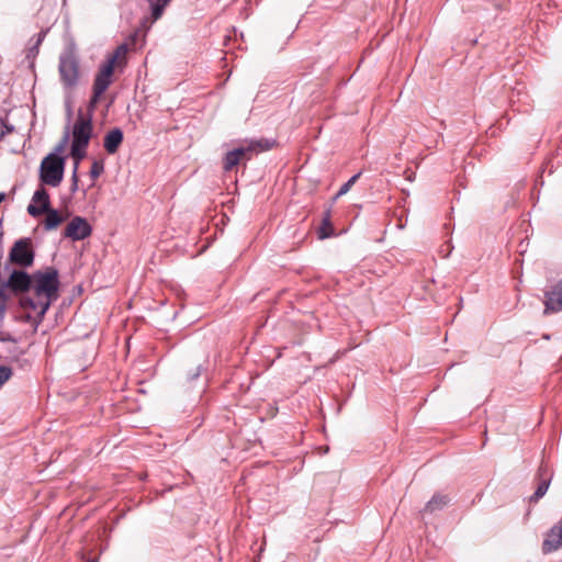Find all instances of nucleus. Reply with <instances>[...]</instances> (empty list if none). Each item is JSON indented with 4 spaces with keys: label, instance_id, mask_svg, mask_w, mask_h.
I'll return each instance as SVG.
<instances>
[{
    "label": "nucleus",
    "instance_id": "nucleus-1",
    "mask_svg": "<svg viewBox=\"0 0 562 562\" xmlns=\"http://www.w3.org/2000/svg\"><path fill=\"white\" fill-rule=\"evenodd\" d=\"M59 276L57 269L47 267L33 273V296H23L21 306L37 315H44L52 302L58 297Z\"/></svg>",
    "mask_w": 562,
    "mask_h": 562
},
{
    "label": "nucleus",
    "instance_id": "nucleus-2",
    "mask_svg": "<svg viewBox=\"0 0 562 562\" xmlns=\"http://www.w3.org/2000/svg\"><path fill=\"white\" fill-rule=\"evenodd\" d=\"M92 132V115H85L80 110L71 130L72 142L70 154L74 160H76V168H78L80 160H82L87 155V147L91 139Z\"/></svg>",
    "mask_w": 562,
    "mask_h": 562
},
{
    "label": "nucleus",
    "instance_id": "nucleus-3",
    "mask_svg": "<svg viewBox=\"0 0 562 562\" xmlns=\"http://www.w3.org/2000/svg\"><path fill=\"white\" fill-rule=\"evenodd\" d=\"M65 170V157L48 154L40 166V180L43 184L58 187L63 181Z\"/></svg>",
    "mask_w": 562,
    "mask_h": 562
},
{
    "label": "nucleus",
    "instance_id": "nucleus-4",
    "mask_svg": "<svg viewBox=\"0 0 562 562\" xmlns=\"http://www.w3.org/2000/svg\"><path fill=\"white\" fill-rule=\"evenodd\" d=\"M58 72L65 88L77 86L79 80V60L74 49L68 48L59 56Z\"/></svg>",
    "mask_w": 562,
    "mask_h": 562
},
{
    "label": "nucleus",
    "instance_id": "nucleus-5",
    "mask_svg": "<svg viewBox=\"0 0 562 562\" xmlns=\"http://www.w3.org/2000/svg\"><path fill=\"white\" fill-rule=\"evenodd\" d=\"M34 257L32 240L27 237L15 240L9 251V262L22 268L32 266Z\"/></svg>",
    "mask_w": 562,
    "mask_h": 562
},
{
    "label": "nucleus",
    "instance_id": "nucleus-6",
    "mask_svg": "<svg viewBox=\"0 0 562 562\" xmlns=\"http://www.w3.org/2000/svg\"><path fill=\"white\" fill-rule=\"evenodd\" d=\"M92 234V227L85 217L75 216L67 224L64 231V237L71 240H82Z\"/></svg>",
    "mask_w": 562,
    "mask_h": 562
},
{
    "label": "nucleus",
    "instance_id": "nucleus-7",
    "mask_svg": "<svg viewBox=\"0 0 562 562\" xmlns=\"http://www.w3.org/2000/svg\"><path fill=\"white\" fill-rule=\"evenodd\" d=\"M33 274H29L24 270H12L5 285L14 293H25L32 289Z\"/></svg>",
    "mask_w": 562,
    "mask_h": 562
},
{
    "label": "nucleus",
    "instance_id": "nucleus-8",
    "mask_svg": "<svg viewBox=\"0 0 562 562\" xmlns=\"http://www.w3.org/2000/svg\"><path fill=\"white\" fill-rule=\"evenodd\" d=\"M50 207V199L46 189L41 186L34 192L32 202L27 205V213L33 217H38Z\"/></svg>",
    "mask_w": 562,
    "mask_h": 562
},
{
    "label": "nucleus",
    "instance_id": "nucleus-9",
    "mask_svg": "<svg viewBox=\"0 0 562 562\" xmlns=\"http://www.w3.org/2000/svg\"><path fill=\"white\" fill-rule=\"evenodd\" d=\"M544 296V315L562 311V279Z\"/></svg>",
    "mask_w": 562,
    "mask_h": 562
},
{
    "label": "nucleus",
    "instance_id": "nucleus-10",
    "mask_svg": "<svg viewBox=\"0 0 562 562\" xmlns=\"http://www.w3.org/2000/svg\"><path fill=\"white\" fill-rule=\"evenodd\" d=\"M562 548V517L548 531L542 542V552L548 554Z\"/></svg>",
    "mask_w": 562,
    "mask_h": 562
},
{
    "label": "nucleus",
    "instance_id": "nucleus-11",
    "mask_svg": "<svg viewBox=\"0 0 562 562\" xmlns=\"http://www.w3.org/2000/svg\"><path fill=\"white\" fill-rule=\"evenodd\" d=\"M552 473L549 467L546 463H541L538 469V485L535 493L530 496L531 503H537L541 497H543L549 488L551 482Z\"/></svg>",
    "mask_w": 562,
    "mask_h": 562
},
{
    "label": "nucleus",
    "instance_id": "nucleus-12",
    "mask_svg": "<svg viewBox=\"0 0 562 562\" xmlns=\"http://www.w3.org/2000/svg\"><path fill=\"white\" fill-rule=\"evenodd\" d=\"M114 69L111 64H102L98 74L95 75L92 90L95 94H103L112 82V75Z\"/></svg>",
    "mask_w": 562,
    "mask_h": 562
},
{
    "label": "nucleus",
    "instance_id": "nucleus-13",
    "mask_svg": "<svg viewBox=\"0 0 562 562\" xmlns=\"http://www.w3.org/2000/svg\"><path fill=\"white\" fill-rule=\"evenodd\" d=\"M451 498L447 494L435 493L432 497L425 504L424 508L419 512L422 516L432 515L442 510L449 505Z\"/></svg>",
    "mask_w": 562,
    "mask_h": 562
},
{
    "label": "nucleus",
    "instance_id": "nucleus-14",
    "mask_svg": "<svg viewBox=\"0 0 562 562\" xmlns=\"http://www.w3.org/2000/svg\"><path fill=\"white\" fill-rule=\"evenodd\" d=\"M124 140V134L121 128L110 130L103 138V147L109 155L115 154Z\"/></svg>",
    "mask_w": 562,
    "mask_h": 562
},
{
    "label": "nucleus",
    "instance_id": "nucleus-15",
    "mask_svg": "<svg viewBox=\"0 0 562 562\" xmlns=\"http://www.w3.org/2000/svg\"><path fill=\"white\" fill-rule=\"evenodd\" d=\"M249 159L250 155L247 154L245 147L235 148L225 154L223 158V169L224 171H231L240 161Z\"/></svg>",
    "mask_w": 562,
    "mask_h": 562
},
{
    "label": "nucleus",
    "instance_id": "nucleus-16",
    "mask_svg": "<svg viewBox=\"0 0 562 562\" xmlns=\"http://www.w3.org/2000/svg\"><path fill=\"white\" fill-rule=\"evenodd\" d=\"M276 144L277 142L270 138L252 139L247 146H245V149L251 158L252 154L270 150L276 146Z\"/></svg>",
    "mask_w": 562,
    "mask_h": 562
},
{
    "label": "nucleus",
    "instance_id": "nucleus-17",
    "mask_svg": "<svg viewBox=\"0 0 562 562\" xmlns=\"http://www.w3.org/2000/svg\"><path fill=\"white\" fill-rule=\"evenodd\" d=\"M128 47L126 44L119 45L115 50L108 57L104 64H111L114 69L115 66L121 67L126 63V54Z\"/></svg>",
    "mask_w": 562,
    "mask_h": 562
},
{
    "label": "nucleus",
    "instance_id": "nucleus-18",
    "mask_svg": "<svg viewBox=\"0 0 562 562\" xmlns=\"http://www.w3.org/2000/svg\"><path fill=\"white\" fill-rule=\"evenodd\" d=\"M149 5L151 22L160 19L165 12V9L169 5L172 0H146Z\"/></svg>",
    "mask_w": 562,
    "mask_h": 562
},
{
    "label": "nucleus",
    "instance_id": "nucleus-19",
    "mask_svg": "<svg viewBox=\"0 0 562 562\" xmlns=\"http://www.w3.org/2000/svg\"><path fill=\"white\" fill-rule=\"evenodd\" d=\"M44 214H46V218L44 221L45 231H53L64 222V217L55 209L48 207Z\"/></svg>",
    "mask_w": 562,
    "mask_h": 562
},
{
    "label": "nucleus",
    "instance_id": "nucleus-20",
    "mask_svg": "<svg viewBox=\"0 0 562 562\" xmlns=\"http://www.w3.org/2000/svg\"><path fill=\"white\" fill-rule=\"evenodd\" d=\"M330 217H331L330 209H328L324 213V216L322 218V225L319 226V229H318V238L319 239H325V238H328L334 235V227H333Z\"/></svg>",
    "mask_w": 562,
    "mask_h": 562
},
{
    "label": "nucleus",
    "instance_id": "nucleus-21",
    "mask_svg": "<svg viewBox=\"0 0 562 562\" xmlns=\"http://www.w3.org/2000/svg\"><path fill=\"white\" fill-rule=\"evenodd\" d=\"M360 176H361V172H358V173L353 175L347 182H345L340 187L338 192L334 195L333 202H336L340 196L345 195L352 188V186L357 182V180L360 178Z\"/></svg>",
    "mask_w": 562,
    "mask_h": 562
},
{
    "label": "nucleus",
    "instance_id": "nucleus-22",
    "mask_svg": "<svg viewBox=\"0 0 562 562\" xmlns=\"http://www.w3.org/2000/svg\"><path fill=\"white\" fill-rule=\"evenodd\" d=\"M69 139H70V128H69V126H66L63 137L60 138L58 144L55 146L54 151L52 154H56V155L60 156V154H63L65 151V149L69 143Z\"/></svg>",
    "mask_w": 562,
    "mask_h": 562
},
{
    "label": "nucleus",
    "instance_id": "nucleus-23",
    "mask_svg": "<svg viewBox=\"0 0 562 562\" xmlns=\"http://www.w3.org/2000/svg\"><path fill=\"white\" fill-rule=\"evenodd\" d=\"M103 170H104L103 162L100 160H94L92 162V166L90 169V177L92 178V180H95L97 178H99L101 176V173L103 172Z\"/></svg>",
    "mask_w": 562,
    "mask_h": 562
},
{
    "label": "nucleus",
    "instance_id": "nucleus-24",
    "mask_svg": "<svg viewBox=\"0 0 562 562\" xmlns=\"http://www.w3.org/2000/svg\"><path fill=\"white\" fill-rule=\"evenodd\" d=\"M12 375V369L8 366H0V386H2Z\"/></svg>",
    "mask_w": 562,
    "mask_h": 562
},
{
    "label": "nucleus",
    "instance_id": "nucleus-25",
    "mask_svg": "<svg viewBox=\"0 0 562 562\" xmlns=\"http://www.w3.org/2000/svg\"><path fill=\"white\" fill-rule=\"evenodd\" d=\"M47 32H48V30H43V31H41L37 34V40H36L35 44H34V46L30 48V54H37L38 53V47L42 44L43 40L45 38Z\"/></svg>",
    "mask_w": 562,
    "mask_h": 562
},
{
    "label": "nucleus",
    "instance_id": "nucleus-26",
    "mask_svg": "<svg viewBox=\"0 0 562 562\" xmlns=\"http://www.w3.org/2000/svg\"><path fill=\"white\" fill-rule=\"evenodd\" d=\"M102 94H95V90H93V94L89 101V105H88V114H91L92 115V112L94 111L99 100H100V97Z\"/></svg>",
    "mask_w": 562,
    "mask_h": 562
},
{
    "label": "nucleus",
    "instance_id": "nucleus-27",
    "mask_svg": "<svg viewBox=\"0 0 562 562\" xmlns=\"http://www.w3.org/2000/svg\"><path fill=\"white\" fill-rule=\"evenodd\" d=\"M202 370H203L202 366H198L192 372H190L188 374V380L189 381L196 380L201 375Z\"/></svg>",
    "mask_w": 562,
    "mask_h": 562
},
{
    "label": "nucleus",
    "instance_id": "nucleus-28",
    "mask_svg": "<svg viewBox=\"0 0 562 562\" xmlns=\"http://www.w3.org/2000/svg\"><path fill=\"white\" fill-rule=\"evenodd\" d=\"M78 168L76 166L74 167L72 176H71V191H76L78 187V175H77Z\"/></svg>",
    "mask_w": 562,
    "mask_h": 562
},
{
    "label": "nucleus",
    "instance_id": "nucleus-29",
    "mask_svg": "<svg viewBox=\"0 0 562 562\" xmlns=\"http://www.w3.org/2000/svg\"><path fill=\"white\" fill-rule=\"evenodd\" d=\"M87 562H97V560H91V561H87Z\"/></svg>",
    "mask_w": 562,
    "mask_h": 562
}]
</instances>
